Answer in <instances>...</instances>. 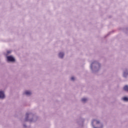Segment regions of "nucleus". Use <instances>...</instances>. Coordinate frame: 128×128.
Wrapping results in <instances>:
<instances>
[{
    "label": "nucleus",
    "mask_w": 128,
    "mask_h": 128,
    "mask_svg": "<svg viewBox=\"0 0 128 128\" xmlns=\"http://www.w3.org/2000/svg\"><path fill=\"white\" fill-rule=\"evenodd\" d=\"M7 60L8 62H14V58L12 56H7Z\"/></svg>",
    "instance_id": "nucleus-1"
},
{
    "label": "nucleus",
    "mask_w": 128,
    "mask_h": 128,
    "mask_svg": "<svg viewBox=\"0 0 128 128\" xmlns=\"http://www.w3.org/2000/svg\"><path fill=\"white\" fill-rule=\"evenodd\" d=\"M0 98H4V92H0Z\"/></svg>",
    "instance_id": "nucleus-2"
},
{
    "label": "nucleus",
    "mask_w": 128,
    "mask_h": 128,
    "mask_svg": "<svg viewBox=\"0 0 128 128\" xmlns=\"http://www.w3.org/2000/svg\"><path fill=\"white\" fill-rule=\"evenodd\" d=\"M25 94H26V96H30V94H32V92L30 91H26L25 92Z\"/></svg>",
    "instance_id": "nucleus-3"
},
{
    "label": "nucleus",
    "mask_w": 128,
    "mask_h": 128,
    "mask_svg": "<svg viewBox=\"0 0 128 128\" xmlns=\"http://www.w3.org/2000/svg\"><path fill=\"white\" fill-rule=\"evenodd\" d=\"M64 53H62V52H60L59 54V56L61 58H64Z\"/></svg>",
    "instance_id": "nucleus-4"
},
{
    "label": "nucleus",
    "mask_w": 128,
    "mask_h": 128,
    "mask_svg": "<svg viewBox=\"0 0 128 128\" xmlns=\"http://www.w3.org/2000/svg\"><path fill=\"white\" fill-rule=\"evenodd\" d=\"M94 122H96V124H100V121L96 120H94L92 121V124H94Z\"/></svg>",
    "instance_id": "nucleus-5"
},
{
    "label": "nucleus",
    "mask_w": 128,
    "mask_h": 128,
    "mask_svg": "<svg viewBox=\"0 0 128 128\" xmlns=\"http://www.w3.org/2000/svg\"><path fill=\"white\" fill-rule=\"evenodd\" d=\"M124 90H126V92H128V86H125L124 88Z\"/></svg>",
    "instance_id": "nucleus-6"
},
{
    "label": "nucleus",
    "mask_w": 128,
    "mask_h": 128,
    "mask_svg": "<svg viewBox=\"0 0 128 128\" xmlns=\"http://www.w3.org/2000/svg\"><path fill=\"white\" fill-rule=\"evenodd\" d=\"M86 100H88V99H86V98H83L82 99V102H86Z\"/></svg>",
    "instance_id": "nucleus-7"
},
{
    "label": "nucleus",
    "mask_w": 128,
    "mask_h": 128,
    "mask_svg": "<svg viewBox=\"0 0 128 128\" xmlns=\"http://www.w3.org/2000/svg\"><path fill=\"white\" fill-rule=\"evenodd\" d=\"M123 100H124L125 102H128V97H124L122 98Z\"/></svg>",
    "instance_id": "nucleus-8"
},
{
    "label": "nucleus",
    "mask_w": 128,
    "mask_h": 128,
    "mask_svg": "<svg viewBox=\"0 0 128 128\" xmlns=\"http://www.w3.org/2000/svg\"><path fill=\"white\" fill-rule=\"evenodd\" d=\"M72 80H74V77L71 78Z\"/></svg>",
    "instance_id": "nucleus-9"
},
{
    "label": "nucleus",
    "mask_w": 128,
    "mask_h": 128,
    "mask_svg": "<svg viewBox=\"0 0 128 128\" xmlns=\"http://www.w3.org/2000/svg\"><path fill=\"white\" fill-rule=\"evenodd\" d=\"M124 76H126V72H124Z\"/></svg>",
    "instance_id": "nucleus-10"
},
{
    "label": "nucleus",
    "mask_w": 128,
    "mask_h": 128,
    "mask_svg": "<svg viewBox=\"0 0 128 128\" xmlns=\"http://www.w3.org/2000/svg\"><path fill=\"white\" fill-rule=\"evenodd\" d=\"M26 116H28V113H26Z\"/></svg>",
    "instance_id": "nucleus-11"
},
{
    "label": "nucleus",
    "mask_w": 128,
    "mask_h": 128,
    "mask_svg": "<svg viewBox=\"0 0 128 128\" xmlns=\"http://www.w3.org/2000/svg\"><path fill=\"white\" fill-rule=\"evenodd\" d=\"M10 52H8V54H10Z\"/></svg>",
    "instance_id": "nucleus-12"
},
{
    "label": "nucleus",
    "mask_w": 128,
    "mask_h": 128,
    "mask_svg": "<svg viewBox=\"0 0 128 128\" xmlns=\"http://www.w3.org/2000/svg\"><path fill=\"white\" fill-rule=\"evenodd\" d=\"M24 127H26L25 125H24Z\"/></svg>",
    "instance_id": "nucleus-13"
}]
</instances>
